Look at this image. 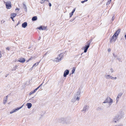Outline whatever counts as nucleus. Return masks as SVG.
Returning a JSON list of instances; mask_svg holds the SVG:
<instances>
[{"label": "nucleus", "instance_id": "nucleus-39", "mask_svg": "<svg viewBox=\"0 0 126 126\" xmlns=\"http://www.w3.org/2000/svg\"><path fill=\"white\" fill-rule=\"evenodd\" d=\"M113 55L114 57L115 58H116L117 57V55H115L114 54H113Z\"/></svg>", "mask_w": 126, "mask_h": 126}, {"label": "nucleus", "instance_id": "nucleus-28", "mask_svg": "<svg viewBox=\"0 0 126 126\" xmlns=\"http://www.w3.org/2000/svg\"><path fill=\"white\" fill-rule=\"evenodd\" d=\"M46 0H41V3H43L45 2Z\"/></svg>", "mask_w": 126, "mask_h": 126}, {"label": "nucleus", "instance_id": "nucleus-1", "mask_svg": "<svg viewBox=\"0 0 126 126\" xmlns=\"http://www.w3.org/2000/svg\"><path fill=\"white\" fill-rule=\"evenodd\" d=\"M69 121V119L67 117L61 118L59 119L60 122L63 124H67Z\"/></svg>", "mask_w": 126, "mask_h": 126}, {"label": "nucleus", "instance_id": "nucleus-10", "mask_svg": "<svg viewBox=\"0 0 126 126\" xmlns=\"http://www.w3.org/2000/svg\"><path fill=\"white\" fill-rule=\"evenodd\" d=\"M18 61L21 63H23L25 62V60L24 58H21L19 59Z\"/></svg>", "mask_w": 126, "mask_h": 126}, {"label": "nucleus", "instance_id": "nucleus-18", "mask_svg": "<svg viewBox=\"0 0 126 126\" xmlns=\"http://www.w3.org/2000/svg\"><path fill=\"white\" fill-rule=\"evenodd\" d=\"M27 26V23L26 22H25L22 24V27L24 28H25Z\"/></svg>", "mask_w": 126, "mask_h": 126}, {"label": "nucleus", "instance_id": "nucleus-32", "mask_svg": "<svg viewBox=\"0 0 126 126\" xmlns=\"http://www.w3.org/2000/svg\"><path fill=\"white\" fill-rule=\"evenodd\" d=\"M112 79H117V77H112Z\"/></svg>", "mask_w": 126, "mask_h": 126}, {"label": "nucleus", "instance_id": "nucleus-30", "mask_svg": "<svg viewBox=\"0 0 126 126\" xmlns=\"http://www.w3.org/2000/svg\"><path fill=\"white\" fill-rule=\"evenodd\" d=\"M73 14L72 13V12L71 13H70L69 14L70 17H71L73 15Z\"/></svg>", "mask_w": 126, "mask_h": 126}, {"label": "nucleus", "instance_id": "nucleus-13", "mask_svg": "<svg viewBox=\"0 0 126 126\" xmlns=\"http://www.w3.org/2000/svg\"><path fill=\"white\" fill-rule=\"evenodd\" d=\"M105 78L107 79H111L112 78V76L109 75H105Z\"/></svg>", "mask_w": 126, "mask_h": 126}, {"label": "nucleus", "instance_id": "nucleus-37", "mask_svg": "<svg viewBox=\"0 0 126 126\" xmlns=\"http://www.w3.org/2000/svg\"><path fill=\"white\" fill-rule=\"evenodd\" d=\"M32 59H33V57H31V58H30L29 60V61H30V60H32Z\"/></svg>", "mask_w": 126, "mask_h": 126}, {"label": "nucleus", "instance_id": "nucleus-49", "mask_svg": "<svg viewBox=\"0 0 126 126\" xmlns=\"http://www.w3.org/2000/svg\"><path fill=\"white\" fill-rule=\"evenodd\" d=\"M125 38L126 39V34L125 35Z\"/></svg>", "mask_w": 126, "mask_h": 126}, {"label": "nucleus", "instance_id": "nucleus-2", "mask_svg": "<svg viewBox=\"0 0 126 126\" xmlns=\"http://www.w3.org/2000/svg\"><path fill=\"white\" fill-rule=\"evenodd\" d=\"M63 55L62 54H60L57 57L55 58L54 59L53 61L56 62H59L61 61V59Z\"/></svg>", "mask_w": 126, "mask_h": 126}, {"label": "nucleus", "instance_id": "nucleus-38", "mask_svg": "<svg viewBox=\"0 0 126 126\" xmlns=\"http://www.w3.org/2000/svg\"><path fill=\"white\" fill-rule=\"evenodd\" d=\"M75 9H74L72 11V13L73 14V13H74V12H75Z\"/></svg>", "mask_w": 126, "mask_h": 126}, {"label": "nucleus", "instance_id": "nucleus-45", "mask_svg": "<svg viewBox=\"0 0 126 126\" xmlns=\"http://www.w3.org/2000/svg\"><path fill=\"white\" fill-rule=\"evenodd\" d=\"M24 8H25V9H26V6L25 5V4H24Z\"/></svg>", "mask_w": 126, "mask_h": 126}, {"label": "nucleus", "instance_id": "nucleus-12", "mask_svg": "<svg viewBox=\"0 0 126 126\" xmlns=\"http://www.w3.org/2000/svg\"><path fill=\"white\" fill-rule=\"evenodd\" d=\"M88 106L87 105L85 106L84 107L83 109L82 110V111L84 112H85L86 111V110L88 109Z\"/></svg>", "mask_w": 126, "mask_h": 126}, {"label": "nucleus", "instance_id": "nucleus-48", "mask_svg": "<svg viewBox=\"0 0 126 126\" xmlns=\"http://www.w3.org/2000/svg\"><path fill=\"white\" fill-rule=\"evenodd\" d=\"M40 87L39 86L38 87H37V88H36L37 90H38L39 88Z\"/></svg>", "mask_w": 126, "mask_h": 126}, {"label": "nucleus", "instance_id": "nucleus-36", "mask_svg": "<svg viewBox=\"0 0 126 126\" xmlns=\"http://www.w3.org/2000/svg\"><path fill=\"white\" fill-rule=\"evenodd\" d=\"M103 103H107V101L106 99L105 100V101L103 102Z\"/></svg>", "mask_w": 126, "mask_h": 126}, {"label": "nucleus", "instance_id": "nucleus-26", "mask_svg": "<svg viewBox=\"0 0 126 126\" xmlns=\"http://www.w3.org/2000/svg\"><path fill=\"white\" fill-rule=\"evenodd\" d=\"M113 126H123V125L122 124H119L118 125H115Z\"/></svg>", "mask_w": 126, "mask_h": 126}, {"label": "nucleus", "instance_id": "nucleus-31", "mask_svg": "<svg viewBox=\"0 0 126 126\" xmlns=\"http://www.w3.org/2000/svg\"><path fill=\"white\" fill-rule=\"evenodd\" d=\"M34 93V92H33V91H32L31 92L29 93L30 95H31V94H33Z\"/></svg>", "mask_w": 126, "mask_h": 126}, {"label": "nucleus", "instance_id": "nucleus-25", "mask_svg": "<svg viewBox=\"0 0 126 126\" xmlns=\"http://www.w3.org/2000/svg\"><path fill=\"white\" fill-rule=\"evenodd\" d=\"M110 71L111 73L114 72V70L113 68H111L110 69Z\"/></svg>", "mask_w": 126, "mask_h": 126}, {"label": "nucleus", "instance_id": "nucleus-43", "mask_svg": "<svg viewBox=\"0 0 126 126\" xmlns=\"http://www.w3.org/2000/svg\"><path fill=\"white\" fill-rule=\"evenodd\" d=\"M49 6H51V4L50 3H49Z\"/></svg>", "mask_w": 126, "mask_h": 126}, {"label": "nucleus", "instance_id": "nucleus-11", "mask_svg": "<svg viewBox=\"0 0 126 126\" xmlns=\"http://www.w3.org/2000/svg\"><path fill=\"white\" fill-rule=\"evenodd\" d=\"M69 71L68 70H65L63 74V76L64 77H66V76L68 75L69 73Z\"/></svg>", "mask_w": 126, "mask_h": 126}, {"label": "nucleus", "instance_id": "nucleus-5", "mask_svg": "<svg viewBox=\"0 0 126 126\" xmlns=\"http://www.w3.org/2000/svg\"><path fill=\"white\" fill-rule=\"evenodd\" d=\"M106 100L107 103H109L110 105L113 102V100L109 97H107Z\"/></svg>", "mask_w": 126, "mask_h": 126}, {"label": "nucleus", "instance_id": "nucleus-35", "mask_svg": "<svg viewBox=\"0 0 126 126\" xmlns=\"http://www.w3.org/2000/svg\"><path fill=\"white\" fill-rule=\"evenodd\" d=\"M37 89L36 88L33 91V92H34V93H35V92L36 91H37Z\"/></svg>", "mask_w": 126, "mask_h": 126}, {"label": "nucleus", "instance_id": "nucleus-19", "mask_svg": "<svg viewBox=\"0 0 126 126\" xmlns=\"http://www.w3.org/2000/svg\"><path fill=\"white\" fill-rule=\"evenodd\" d=\"M7 96H6V97L5 98L4 100L3 103L4 104H5L6 103L7 101Z\"/></svg>", "mask_w": 126, "mask_h": 126}, {"label": "nucleus", "instance_id": "nucleus-46", "mask_svg": "<svg viewBox=\"0 0 126 126\" xmlns=\"http://www.w3.org/2000/svg\"><path fill=\"white\" fill-rule=\"evenodd\" d=\"M43 83H43L42 84H41V85H40L39 86L40 87L42 85Z\"/></svg>", "mask_w": 126, "mask_h": 126}, {"label": "nucleus", "instance_id": "nucleus-29", "mask_svg": "<svg viewBox=\"0 0 126 126\" xmlns=\"http://www.w3.org/2000/svg\"><path fill=\"white\" fill-rule=\"evenodd\" d=\"M88 0H85L84 1H81V2L82 3H83L84 2L87 1Z\"/></svg>", "mask_w": 126, "mask_h": 126}, {"label": "nucleus", "instance_id": "nucleus-21", "mask_svg": "<svg viewBox=\"0 0 126 126\" xmlns=\"http://www.w3.org/2000/svg\"><path fill=\"white\" fill-rule=\"evenodd\" d=\"M37 19V17L36 16H34L33 17L32 19V21L36 20Z\"/></svg>", "mask_w": 126, "mask_h": 126}, {"label": "nucleus", "instance_id": "nucleus-42", "mask_svg": "<svg viewBox=\"0 0 126 126\" xmlns=\"http://www.w3.org/2000/svg\"><path fill=\"white\" fill-rule=\"evenodd\" d=\"M77 93H77V94H78V95H80V92H79H79H78Z\"/></svg>", "mask_w": 126, "mask_h": 126}, {"label": "nucleus", "instance_id": "nucleus-41", "mask_svg": "<svg viewBox=\"0 0 126 126\" xmlns=\"http://www.w3.org/2000/svg\"><path fill=\"white\" fill-rule=\"evenodd\" d=\"M111 50L110 48H109L108 49V52H110V51Z\"/></svg>", "mask_w": 126, "mask_h": 126}, {"label": "nucleus", "instance_id": "nucleus-6", "mask_svg": "<svg viewBox=\"0 0 126 126\" xmlns=\"http://www.w3.org/2000/svg\"><path fill=\"white\" fill-rule=\"evenodd\" d=\"M115 35H113L112 38L110 40V43H112L113 42H114L115 41L117 37Z\"/></svg>", "mask_w": 126, "mask_h": 126}, {"label": "nucleus", "instance_id": "nucleus-8", "mask_svg": "<svg viewBox=\"0 0 126 126\" xmlns=\"http://www.w3.org/2000/svg\"><path fill=\"white\" fill-rule=\"evenodd\" d=\"M23 105L21 107H20L19 108H17L16 109H14L10 112V113L11 114H12L15 112L16 111H17L19 109H21L23 107Z\"/></svg>", "mask_w": 126, "mask_h": 126}, {"label": "nucleus", "instance_id": "nucleus-16", "mask_svg": "<svg viewBox=\"0 0 126 126\" xmlns=\"http://www.w3.org/2000/svg\"><path fill=\"white\" fill-rule=\"evenodd\" d=\"M32 104L31 103H27L26 104V106L28 107V108L29 109H30L32 106Z\"/></svg>", "mask_w": 126, "mask_h": 126}, {"label": "nucleus", "instance_id": "nucleus-47", "mask_svg": "<svg viewBox=\"0 0 126 126\" xmlns=\"http://www.w3.org/2000/svg\"><path fill=\"white\" fill-rule=\"evenodd\" d=\"M114 17H113H113H112V20H114Z\"/></svg>", "mask_w": 126, "mask_h": 126}, {"label": "nucleus", "instance_id": "nucleus-9", "mask_svg": "<svg viewBox=\"0 0 126 126\" xmlns=\"http://www.w3.org/2000/svg\"><path fill=\"white\" fill-rule=\"evenodd\" d=\"M6 8L8 9H10L11 7V2H8L6 3Z\"/></svg>", "mask_w": 126, "mask_h": 126}, {"label": "nucleus", "instance_id": "nucleus-15", "mask_svg": "<svg viewBox=\"0 0 126 126\" xmlns=\"http://www.w3.org/2000/svg\"><path fill=\"white\" fill-rule=\"evenodd\" d=\"M46 28L45 26H41L39 28H38V29H39V30H46Z\"/></svg>", "mask_w": 126, "mask_h": 126}, {"label": "nucleus", "instance_id": "nucleus-22", "mask_svg": "<svg viewBox=\"0 0 126 126\" xmlns=\"http://www.w3.org/2000/svg\"><path fill=\"white\" fill-rule=\"evenodd\" d=\"M16 15V14L15 13H13L11 15V17H15Z\"/></svg>", "mask_w": 126, "mask_h": 126}, {"label": "nucleus", "instance_id": "nucleus-24", "mask_svg": "<svg viewBox=\"0 0 126 126\" xmlns=\"http://www.w3.org/2000/svg\"><path fill=\"white\" fill-rule=\"evenodd\" d=\"M111 0H108L106 4L107 5H109L111 3Z\"/></svg>", "mask_w": 126, "mask_h": 126}, {"label": "nucleus", "instance_id": "nucleus-33", "mask_svg": "<svg viewBox=\"0 0 126 126\" xmlns=\"http://www.w3.org/2000/svg\"><path fill=\"white\" fill-rule=\"evenodd\" d=\"M10 47H6V49L8 50H9L10 49Z\"/></svg>", "mask_w": 126, "mask_h": 126}, {"label": "nucleus", "instance_id": "nucleus-14", "mask_svg": "<svg viewBox=\"0 0 126 126\" xmlns=\"http://www.w3.org/2000/svg\"><path fill=\"white\" fill-rule=\"evenodd\" d=\"M120 30L118 29L116 31V32L115 33V34L114 35H115V36L116 37H117L119 33H120Z\"/></svg>", "mask_w": 126, "mask_h": 126}, {"label": "nucleus", "instance_id": "nucleus-20", "mask_svg": "<svg viewBox=\"0 0 126 126\" xmlns=\"http://www.w3.org/2000/svg\"><path fill=\"white\" fill-rule=\"evenodd\" d=\"M39 63V62H37L36 63H34L33 65V66L32 68L34 66L35 67V66H37L38 65Z\"/></svg>", "mask_w": 126, "mask_h": 126}, {"label": "nucleus", "instance_id": "nucleus-34", "mask_svg": "<svg viewBox=\"0 0 126 126\" xmlns=\"http://www.w3.org/2000/svg\"><path fill=\"white\" fill-rule=\"evenodd\" d=\"M2 57V54L1 51L0 50V58Z\"/></svg>", "mask_w": 126, "mask_h": 126}, {"label": "nucleus", "instance_id": "nucleus-4", "mask_svg": "<svg viewBox=\"0 0 126 126\" xmlns=\"http://www.w3.org/2000/svg\"><path fill=\"white\" fill-rule=\"evenodd\" d=\"M90 43L89 42H88L86 43V45L83 47V48L84 50V52L86 53L87 52V50L90 46Z\"/></svg>", "mask_w": 126, "mask_h": 126}, {"label": "nucleus", "instance_id": "nucleus-17", "mask_svg": "<svg viewBox=\"0 0 126 126\" xmlns=\"http://www.w3.org/2000/svg\"><path fill=\"white\" fill-rule=\"evenodd\" d=\"M119 120L117 118V117L116 116L113 119V121L115 123H116L117 121H118Z\"/></svg>", "mask_w": 126, "mask_h": 126}, {"label": "nucleus", "instance_id": "nucleus-50", "mask_svg": "<svg viewBox=\"0 0 126 126\" xmlns=\"http://www.w3.org/2000/svg\"><path fill=\"white\" fill-rule=\"evenodd\" d=\"M29 61V60H28V61H27V62H28Z\"/></svg>", "mask_w": 126, "mask_h": 126}, {"label": "nucleus", "instance_id": "nucleus-51", "mask_svg": "<svg viewBox=\"0 0 126 126\" xmlns=\"http://www.w3.org/2000/svg\"><path fill=\"white\" fill-rule=\"evenodd\" d=\"M83 53H82L81 54V55L83 54Z\"/></svg>", "mask_w": 126, "mask_h": 126}, {"label": "nucleus", "instance_id": "nucleus-27", "mask_svg": "<svg viewBox=\"0 0 126 126\" xmlns=\"http://www.w3.org/2000/svg\"><path fill=\"white\" fill-rule=\"evenodd\" d=\"M80 96H78L76 98V100H77L79 101V100Z\"/></svg>", "mask_w": 126, "mask_h": 126}, {"label": "nucleus", "instance_id": "nucleus-44", "mask_svg": "<svg viewBox=\"0 0 126 126\" xmlns=\"http://www.w3.org/2000/svg\"><path fill=\"white\" fill-rule=\"evenodd\" d=\"M19 10V8H17L16 9V10Z\"/></svg>", "mask_w": 126, "mask_h": 126}, {"label": "nucleus", "instance_id": "nucleus-52", "mask_svg": "<svg viewBox=\"0 0 126 126\" xmlns=\"http://www.w3.org/2000/svg\"><path fill=\"white\" fill-rule=\"evenodd\" d=\"M47 53H46V54H45V55H46V54Z\"/></svg>", "mask_w": 126, "mask_h": 126}, {"label": "nucleus", "instance_id": "nucleus-40", "mask_svg": "<svg viewBox=\"0 0 126 126\" xmlns=\"http://www.w3.org/2000/svg\"><path fill=\"white\" fill-rule=\"evenodd\" d=\"M11 18L12 19V20H13V21H14V19H13L14 17H11Z\"/></svg>", "mask_w": 126, "mask_h": 126}, {"label": "nucleus", "instance_id": "nucleus-23", "mask_svg": "<svg viewBox=\"0 0 126 126\" xmlns=\"http://www.w3.org/2000/svg\"><path fill=\"white\" fill-rule=\"evenodd\" d=\"M75 68L74 67H73L72 69V74H73L75 72Z\"/></svg>", "mask_w": 126, "mask_h": 126}, {"label": "nucleus", "instance_id": "nucleus-3", "mask_svg": "<svg viewBox=\"0 0 126 126\" xmlns=\"http://www.w3.org/2000/svg\"><path fill=\"white\" fill-rule=\"evenodd\" d=\"M124 115V112L122 111H121L118 113L117 116H116L117 117V118L120 120L123 117Z\"/></svg>", "mask_w": 126, "mask_h": 126}, {"label": "nucleus", "instance_id": "nucleus-7", "mask_svg": "<svg viewBox=\"0 0 126 126\" xmlns=\"http://www.w3.org/2000/svg\"><path fill=\"white\" fill-rule=\"evenodd\" d=\"M123 94L122 93H120L118 94L116 98V103L118 102L119 100V99L121 97Z\"/></svg>", "mask_w": 126, "mask_h": 126}]
</instances>
